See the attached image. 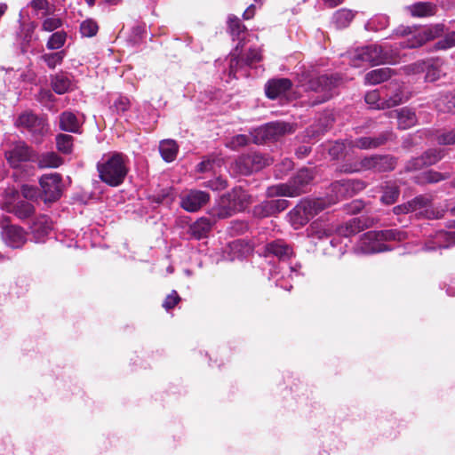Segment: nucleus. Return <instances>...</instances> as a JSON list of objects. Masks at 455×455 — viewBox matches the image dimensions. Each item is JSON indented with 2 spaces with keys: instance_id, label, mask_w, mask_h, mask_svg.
Returning <instances> with one entry per match:
<instances>
[{
  "instance_id": "obj_1",
  "label": "nucleus",
  "mask_w": 455,
  "mask_h": 455,
  "mask_svg": "<svg viewBox=\"0 0 455 455\" xmlns=\"http://www.w3.org/2000/svg\"><path fill=\"white\" fill-rule=\"evenodd\" d=\"M100 179L106 184L117 187L124 180L128 172L125 156L121 153L105 156L97 164Z\"/></svg>"
},
{
  "instance_id": "obj_2",
  "label": "nucleus",
  "mask_w": 455,
  "mask_h": 455,
  "mask_svg": "<svg viewBox=\"0 0 455 455\" xmlns=\"http://www.w3.org/2000/svg\"><path fill=\"white\" fill-rule=\"evenodd\" d=\"M405 238L406 234L403 231L397 229L370 231L361 237L356 250L363 254L381 252L390 250L384 242L403 241Z\"/></svg>"
},
{
  "instance_id": "obj_3",
  "label": "nucleus",
  "mask_w": 455,
  "mask_h": 455,
  "mask_svg": "<svg viewBox=\"0 0 455 455\" xmlns=\"http://www.w3.org/2000/svg\"><path fill=\"white\" fill-rule=\"evenodd\" d=\"M331 204V201L323 198L301 200L290 212V221L294 228H299Z\"/></svg>"
},
{
  "instance_id": "obj_4",
  "label": "nucleus",
  "mask_w": 455,
  "mask_h": 455,
  "mask_svg": "<svg viewBox=\"0 0 455 455\" xmlns=\"http://www.w3.org/2000/svg\"><path fill=\"white\" fill-rule=\"evenodd\" d=\"M398 52L388 50L387 47L372 44L356 49L350 56L352 65L359 67V61L378 65L395 61Z\"/></svg>"
},
{
  "instance_id": "obj_5",
  "label": "nucleus",
  "mask_w": 455,
  "mask_h": 455,
  "mask_svg": "<svg viewBox=\"0 0 455 455\" xmlns=\"http://www.w3.org/2000/svg\"><path fill=\"white\" fill-rule=\"evenodd\" d=\"M250 204L251 196L241 188H235L221 196L215 215L225 219L236 212L243 211Z\"/></svg>"
},
{
  "instance_id": "obj_6",
  "label": "nucleus",
  "mask_w": 455,
  "mask_h": 455,
  "mask_svg": "<svg viewBox=\"0 0 455 455\" xmlns=\"http://www.w3.org/2000/svg\"><path fill=\"white\" fill-rule=\"evenodd\" d=\"M395 164V159L393 156L374 155L366 156L354 164H345L341 166L340 170L345 172H356L368 170L384 172L394 170Z\"/></svg>"
},
{
  "instance_id": "obj_7",
  "label": "nucleus",
  "mask_w": 455,
  "mask_h": 455,
  "mask_svg": "<svg viewBox=\"0 0 455 455\" xmlns=\"http://www.w3.org/2000/svg\"><path fill=\"white\" fill-rule=\"evenodd\" d=\"M441 31L442 29L438 26L423 28L400 26L395 30V34L399 36L406 37L405 40L400 42L402 48H416L439 36Z\"/></svg>"
},
{
  "instance_id": "obj_8",
  "label": "nucleus",
  "mask_w": 455,
  "mask_h": 455,
  "mask_svg": "<svg viewBox=\"0 0 455 455\" xmlns=\"http://www.w3.org/2000/svg\"><path fill=\"white\" fill-rule=\"evenodd\" d=\"M314 176L310 170L301 169L296 176L286 184H279L267 189L270 196H280L295 197L306 192L305 188L311 182Z\"/></svg>"
},
{
  "instance_id": "obj_9",
  "label": "nucleus",
  "mask_w": 455,
  "mask_h": 455,
  "mask_svg": "<svg viewBox=\"0 0 455 455\" xmlns=\"http://www.w3.org/2000/svg\"><path fill=\"white\" fill-rule=\"evenodd\" d=\"M293 132V125L288 123L272 122L255 129L252 137L256 144H260L267 140H278L280 137Z\"/></svg>"
},
{
  "instance_id": "obj_10",
  "label": "nucleus",
  "mask_w": 455,
  "mask_h": 455,
  "mask_svg": "<svg viewBox=\"0 0 455 455\" xmlns=\"http://www.w3.org/2000/svg\"><path fill=\"white\" fill-rule=\"evenodd\" d=\"M411 212H419L420 215H423L427 219H439L443 216L442 212H435L432 208L431 199L425 196H416L406 204L394 208V212L395 214L408 213Z\"/></svg>"
},
{
  "instance_id": "obj_11",
  "label": "nucleus",
  "mask_w": 455,
  "mask_h": 455,
  "mask_svg": "<svg viewBox=\"0 0 455 455\" xmlns=\"http://www.w3.org/2000/svg\"><path fill=\"white\" fill-rule=\"evenodd\" d=\"M339 84V79L334 76H321L312 79L306 84V90L318 92L320 95L313 104H318L328 100L332 97L334 90Z\"/></svg>"
},
{
  "instance_id": "obj_12",
  "label": "nucleus",
  "mask_w": 455,
  "mask_h": 455,
  "mask_svg": "<svg viewBox=\"0 0 455 455\" xmlns=\"http://www.w3.org/2000/svg\"><path fill=\"white\" fill-rule=\"evenodd\" d=\"M16 125L30 132L36 142H39L40 138L48 131L45 120L30 112L21 114L16 121Z\"/></svg>"
},
{
  "instance_id": "obj_13",
  "label": "nucleus",
  "mask_w": 455,
  "mask_h": 455,
  "mask_svg": "<svg viewBox=\"0 0 455 455\" xmlns=\"http://www.w3.org/2000/svg\"><path fill=\"white\" fill-rule=\"evenodd\" d=\"M39 184L45 202H55L60 198L63 184L59 173L43 175L40 178Z\"/></svg>"
},
{
  "instance_id": "obj_14",
  "label": "nucleus",
  "mask_w": 455,
  "mask_h": 455,
  "mask_svg": "<svg viewBox=\"0 0 455 455\" xmlns=\"http://www.w3.org/2000/svg\"><path fill=\"white\" fill-rule=\"evenodd\" d=\"M10 165L14 169L22 168L28 162L35 160L34 151L22 141L15 143L12 148L5 153Z\"/></svg>"
},
{
  "instance_id": "obj_15",
  "label": "nucleus",
  "mask_w": 455,
  "mask_h": 455,
  "mask_svg": "<svg viewBox=\"0 0 455 455\" xmlns=\"http://www.w3.org/2000/svg\"><path fill=\"white\" fill-rule=\"evenodd\" d=\"M16 197H19L17 191H12L10 194H7L5 202L3 204V210L15 214L20 219L30 217L34 212V206L25 200L16 202Z\"/></svg>"
},
{
  "instance_id": "obj_16",
  "label": "nucleus",
  "mask_w": 455,
  "mask_h": 455,
  "mask_svg": "<svg viewBox=\"0 0 455 455\" xmlns=\"http://www.w3.org/2000/svg\"><path fill=\"white\" fill-rule=\"evenodd\" d=\"M391 132H385L375 137H360L354 140L347 142L351 148H356L359 149H373L377 148L392 139Z\"/></svg>"
},
{
  "instance_id": "obj_17",
  "label": "nucleus",
  "mask_w": 455,
  "mask_h": 455,
  "mask_svg": "<svg viewBox=\"0 0 455 455\" xmlns=\"http://www.w3.org/2000/svg\"><path fill=\"white\" fill-rule=\"evenodd\" d=\"M371 225V222L368 219L363 216L355 217L350 219L342 225L336 226L335 232L339 236L348 237L359 233L364 228H367Z\"/></svg>"
},
{
  "instance_id": "obj_18",
  "label": "nucleus",
  "mask_w": 455,
  "mask_h": 455,
  "mask_svg": "<svg viewBox=\"0 0 455 455\" xmlns=\"http://www.w3.org/2000/svg\"><path fill=\"white\" fill-rule=\"evenodd\" d=\"M4 243L13 249L22 247L27 242L25 231L17 226H10L4 228L1 232Z\"/></svg>"
},
{
  "instance_id": "obj_19",
  "label": "nucleus",
  "mask_w": 455,
  "mask_h": 455,
  "mask_svg": "<svg viewBox=\"0 0 455 455\" xmlns=\"http://www.w3.org/2000/svg\"><path fill=\"white\" fill-rule=\"evenodd\" d=\"M210 199L207 193L200 190H191L181 199V206L187 212H194L198 211Z\"/></svg>"
},
{
  "instance_id": "obj_20",
  "label": "nucleus",
  "mask_w": 455,
  "mask_h": 455,
  "mask_svg": "<svg viewBox=\"0 0 455 455\" xmlns=\"http://www.w3.org/2000/svg\"><path fill=\"white\" fill-rule=\"evenodd\" d=\"M455 245V231L436 232L432 238L426 243V250H435V248H449Z\"/></svg>"
},
{
  "instance_id": "obj_21",
  "label": "nucleus",
  "mask_w": 455,
  "mask_h": 455,
  "mask_svg": "<svg viewBox=\"0 0 455 455\" xmlns=\"http://www.w3.org/2000/svg\"><path fill=\"white\" fill-rule=\"evenodd\" d=\"M443 155L441 150L429 149L425 152L420 157L412 159L407 164L408 171H415L423 168L424 166L432 165L442 159Z\"/></svg>"
},
{
  "instance_id": "obj_22",
  "label": "nucleus",
  "mask_w": 455,
  "mask_h": 455,
  "mask_svg": "<svg viewBox=\"0 0 455 455\" xmlns=\"http://www.w3.org/2000/svg\"><path fill=\"white\" fill-rule=\"evenodd\" d=\"M289 206L286 199L278 198L264 202L262 204L255 207L254 212L259 217H266L278 213Z\"/></svg>"
},
{
  "instance_id": "obj_23",
  "label": "nucleus",
  "mask_w": 455,
  "mask_h": 455,
  "mask_svg": "<svg viewBox=\"0 0 455 455\" xmlns=\"http://www.w3.org/2000/svg\"><path fill=\"white\" fill-rule=\"evenodd\" d=\"M291 87V82L288 78H277L267 82L266 84V95L272 100L284 95Z\"/></svg>"
},
{
  "instance_id": "obj_24",
  "label": "nucleus",
  "mask_w": 455,
  "mask_h": 455,
  "mask_svg": "<svg viewBox=\"0 0 455 455\" xmlns=\"http://www.w3.org/2000/svg\"><path fill=\"white\" fill-rule=\"evenodd\" d=\"M266 252L267 255H274L281 260L288 259L293 254L291 247L283 240H275L267 243Z\"/></svg>"
},
{
  "instance_id": "obj_25",
  "label": "nucleus",
  "mask_w": 455,
  "mask_h": 455,
  "mask_svg": "<svg viewBox=\"0 0 455 455\" xmlns=\"http://www.w3.org/2000/svg\"><path fill=\"white\" fill-rule=\"evenodd\" d=\"M60 128L68 132L77 133L80 130V122L71 111H64L60 116Z\"/></svg>"
},
{
  "instance_id": "obj_26",
  "label": "nucleus",
  "mask_w": 455,
  "mask_h": 455,
  "mask_svg": "<svg viewBox=\"0 0 455 455\" xmlns=\"http://www.w3.org/2000/svg\"><path fill=\"white\" fill-rule=\"evenodd\" d=\"M393 114L395 115L398 120V127L400 129H409L417 123L415 113L409 108H403L398 111L390 112L389 116H392Z\"/></svg>"
},
{
  "instance_id": "obj_27",
  "label": "nucleus",
  "mask_w": 455,
  "mask_h": 455,
  "mask_svg": "<svg viewBox=\"0 0 455 455\" xmlns=\"http://www.w3.org/2000/svg\"><path fill=\"white\" fill-rule=\"evenodd\" d=\"M366 184L363 180H349L334 186V189L339 193H346L348 196H352L365 188Z\"/></svg>"
},
{
  "instance_id": "obj_28",
  "label": "nucleus",
  "mask_w": 455,
  "mask_h": 455,
  "mask_svg": "<svg viewBox=\"0 0 455 455\" xmlns=\"http://www.w3.org/2000/svg\"><path fill=\"white\" fill-rule=\"evenodd\" d=\"M212 227V221L207 218H201L189 227V232L196 239L207 236Z\"/></svg>"
},
{
  "instance_id": "obj_29",
  "label": "nucleus",
  "mask_w": 455,
  "mask_h": 455,
  "mask_svg": "<svg viewBox=\"0 0 455 455\" xmlns=\"http://www.w3.org/2000/svg\"><path fill=\"white\" fill-rule=\"evenodd\" d=\"M159 151L164 161L172 162L177 156L178 145L173 140H164L160 142Z\"/></svg>"
},
{
  "instance_id": "obj_30",
  "label": "nucleus",
  "mask_w": 455,
  "mask_h": 455,
  "mask_svg": "<svg viewBox=\"0 0 455 455\" xmlns=\"http://www.w3.org/2000/svg\"><path fill=\"white\" fill-rule=\"evenodd\" d=\"M308 232L310 236L323 239L324 237L330 236L332 233H334L335 227H331L326 223L313 222L310 225Z\"/></svg>"
},
{
  "instance_id": "obj_31",
  "label": "nucleus",
  "mask_w": 455,
  "mask_h": 455,
  "mask_svg": "<svg viewBox=\"0 0 455 455\" xmlns=\"http://www.w3.org/2000/svg\"><path fill=\"white\" fill-rule=\"evenodd\" d=\"M234 172L241 175H249L254 172L251 160L248 155L242 156L231 165Z\"/></svg>"
},
{
  "instance_id": "obj_32",
  "label": "nucleus",
  "mask_w": 455,
  "mask_h": 455,
  "mask_svg": "<svg viewBox=\"0 0 455 455\" xmlns=\"http://www.w3.org/2000/svg\"><path fill=\"white\" fill-rule=\"evenodd\" d=\"M387 108L399 105L404 100L403 91L398 84H394L393 88L389 87L385 92Z\"/></svg>"
},
{
  "instance_id": "obj_33",
  "label": "nucleus",
  "mask_w": 455,
  "mask_h": 455,
  "mask_svg": "<svg viewBox=\"0 0 455 455\" xmlns=\"http://www.w3.org/2000/svg\"><path fill=\"white\" fill-rule=\"evenodd\" d=\"M71 85V80L64 74H57L52 79V87L58 94L66 93L70 90Z\"/></svg>"
},
{
  "instance_id": "obj_34",
  "label": "nucleus",
  "mask_w": 455,
  "mask_h": 455,
  "mask_svg": "<svg viewBox=\"0 0 455 455\" xmlns=\"http://www.w3.org/2000/svg\"><path fill=\"white\" fill-rule=\"evenodd\" d=\"M354 19V13L347 9H340L334 12L332 23L337 28H347Z\"/></svg>"
},
{
  "instance_id": "obj_35",
  "label": "nucleus",
  "mask_w": 455,
  "mask_h": 455,
  "mask_svg": "<svg viewBox=\"0 0 455 455\" xmlns=\"http://www.w3.org/2000/svg\"><path fill=\"white\" fill-rule=\"evenodd\" d=\"M391 76V69L389 68H381L371 70L365 75V81L371 84H379L386 81Z\"/></svg>"
},
{
  "instance_id": "obj_36",
  "label": "nucleus",
  "mask_w": 455,
  "mask_h": 455,
  "mask_svg": "<svg viewBox=\"0 0 455 455\" xmlns=\"http://www.w3.org/2000/svg\"><path fill=\"white\" fill-rule=\"evenodd\" d=\"M40 168H57L62 164V159L54 152L42 154L37 158Z\"/></svg>"
},
{
  "instance_id": "obj_37",
  "label": "nucleus",
  "mask_w": 455,
  "mask_h": 455,
  "mask_svg": "<svg viewBox=\"0 0 455 455\" xmlns=\"http://www.w3.org/2000/svg\"><path fill=\"white\" fill-rule=\"evenodd\" d=\"M36 28L35 22H30L28 25H21V48L23 52H27L30 43L36 37H34V32Z\"/></svg>"
},
{
  "instance_id": "obj_38",
  "label": "nucleus",
  "mask_w": 455,
  "mask_h": 455,
  "mask_svg": "<svg viewBox=\"0 0 455 455\" xmlns=\"http://www.w3.org/2000/svg\"><path fill=\"white\" fill-rule=\"evenodd\" d=\"M435 108L443 113L455 112V99L451 94L442 95L435 100Z\"/></svg>"
},
{
  "instance_id": "obj_39",
  "label": "nucleus",
  "mask_w": 455,
  "mask_h": 455,
  "mask_svg": "<svg viewBox=\"0 0 455 455\" xmlns=\"http://www.w3.org/2000/svg\"><path fill=\"white\" fill-rule=\"evenodd\" d=\"M388 24V17L386 15H377L367 21L365 28L369 31H379L386 28Z\"/></svg>"
},
{
  "instance_id": "obj_40",
  "label": "nucleus",
  "mask_w": 455,
  "mask_h": 455,
  "mask_svg": "<svg viewBox=\"0 0 455 455\" xmlns=\"http://www.w3.org/2000/svg\"><path fill=\"white\" fill-rule=\"evenodd\" d=\"M52 228V223L46 216H42L32 226L33 232L39 237L46 235Z\"/></svg>"
},
{
  "instance_id": "obj_41",
  "label": "nucleus",
  "mask_w": 455,
  "mask_h": 455,
  "mask_svg": "<svg viewBox=\"0 0 455 455\" xmlns=\"http://www.w3.org/2000/svg\"><path fill=\"white\" fill-rule=\"evenodd\" d=\"M99 26L93 19H86L80 24V33L83 37H92L97 35Z\"/></svg>"
},
{
  "instance_id": "obj_42",
  "label": "nucleus",
  "mask_w": 455,
  "mask_h": 455,
  "mask_svg": "<svg viewBox=\"0 0 455 455\" xmlns=\"http://www.w3.org/2000/svg\"><path fill=\"white\" fill-rule=\"evenodd\" d=\"M409 10L415 17H425L434 13V8L429 3H417L410 6Z\"/></svg>"
},
{
  "instance_id": "obj_43",
  "label": "nucleus",
  "mask_w": 455,
  "mask_h": 455,
  "mask_svg": "<svg viewBox=\"0 0 455 455\" xmlns=\"http://www.w3.org/2000/svg\"><path fill=\"white\" fill-rule=\"evenodd\" d=\"M67 33L64 31L54 32L47 41L46 47L49 50H59L66 43Z\"/></svg>"
},
{
  "instance_id": "obj_44",
  "label": "nucleus",
  "mask_w": 455,
  "mask_h": 455,
  "mask_svg": "<svg viewBox=\"0 0 455 455\" xmlns=\"http://www.w3.org/2000/svg\"><path fill=\"white\" fill-rule=\"evenodd\" d=\"M365 102L372 108H387L385 99H381L380 92L371 91L366 93Z\"/></svg>"
},
{
  "instance_id": "obj_45",
  "label": "nucleus",
  "mask_w": 455,
  "mask_h": 455,
  "mask_svg": "<svg viewBox=\"0 0 455 455\" xmlns=\"http://www.w3.org/2000/svg\"><path fill=\"white\" fill-rule=\"evenodd\" d=\"M56 143L59 151L69 154L73 148V137L68 134H59L56 137Z\"/></svg>"
},
{
  "instance_id": "obj_46",
  "label": "nucleus",
  "mask_w": 455,
  "mask_h": 455,
  "mask_svg": "<svg viewBox=\"0 0 455 455\" xmlns=\"http://www.w3.org/2000/svg\"><path fill=\"white\" fill-rule=\"evenodd\" d=\"M64 58V52H57L53 53H45L41 56V59L46 63V65L53 69L56 66L60 65Z\"/></svg>"
},
{
  "instance_id": "obj_47",
  "label": "nucleus",
  "mask_w": 455,
  "mask_h": 455,
  "mask_svg": "<svg viewBox=\"0 0 455 455\" xmlns=\"http://www.w3.org/2000/svg\"><path fill=\"white\" fill-rule=\"evenodd\" d=\"M399 196V189L395 185L387 186L381 196V201L386 204H394Z\"/></svg>"
},
{
  "instance_id": "obj_48",
  "label": "nucleus",
  "mask_w": 455,
  "mask_h": 455,
  "mask_svg": "<svg viewBox=\"0 0 455 455\" xmlns=\"http://www.w3.org/2000/svg\"><path fill=\"white\" fill-rule=\"evenodd\" d=\"M220 166V160L216 158H207L203 160L197 166L200 172H216V167Z\"/></svg>"
},
{
  "instance_id": "obj_49",
  "label": "nucleus",
  "mask_w": 455,
  "mask_h": 455,
  "mask_svg": "<svg viewBox=\"0 0 455 455\" xmlns=\"http://www.w3.org/2000/svg\"><path fill=\"white\" fill-rule=\"evenodd\" d=\"M62 26V20L57 17H48L42 23V30L52 32Z\"/></svg>"
},
{
  "instance_id": "obj_50",
  "label": "nucleus",
  "mask_w": 455,
  "mask_h": 455,
  "mask_svg": "<svg viewBox=\"0 0 455 455\" xmlns=\"http://www.w3.org/2000/svg\"><path fill=\"white\" fill-rule=\"evenodd\" d=\"M228 28L232 36L239 37L244 30V26L241 23L240 20L236 17L230 16L228 18Z\"/></svg>"
},
{
  "instance_id": "obj_51",
  "label": "nucleus",
  "mask_w": 455,
  "mask_h": 455,
  "mask_svg": "<svg viewBox=\"0 0 455 455\" xmlns=\"http://www.w3.org/2000/svg\"><path fill=\"white\" fill-rule=\"evenodd\" d=\"M244 66L246 65L244 64L243 60H240L232 55L229 61V75L235 77L239 69L243 68Z\"/></svg>"
},
{
  "instance_id": "obj_52",
  "label": "nucleus",
  "mask_w": 455,
  "mask_h": 455,
  "mask_svg": "<svg viewBox=\"0 0 455 455\" xmlns=\"http://www.w3.org/2000/svg\"><path fill=\"white\" fill-rule=\"evenodd\" d=\"M261 60V53L258 49H250L249 52L246 55V58L243 60V62L246 66H252L253 64Z\"/></svg>"
},
{
  "instance_id": "obj_53",
  "label": "nucleus",
  "mask_w": 455,
  "mask_h": 455,
  "mask_svg": "<svg viewBox=\"0 0 455 455\" xmlns=\"http://www.w3.org/2000/svg\"><path fill=\"white\" fill-rule=\"evenodd\" d=\"M249 141V138L246 135L239 134L233 137L228 143V146L232 149H237L240 147L245 146Z\"/></svg>"
},
{
  "instance_id": "obj_54",
  "label": "nucleus",
  "mask_w": 455,
  "mask_h": 455,
  "mask_svg": "<svg viewBox=\"0 0 455 455\" xmlns=\"http://www.w3.org/2000/svg\"><path fill=\"white\" fill-rule=\"evenodd\" d=\"M455 45V31L448 34L443 39L436 43L438 49H447Z\"/></svg>"
},
{
  "instance_id": "obj_55",
  "label": "nucleus",
  "mask_w": 455,
  "mask_h": 455,
  "mask_svg": "<svg viewBox=\"0 0 455 455\" xmlns=\"http://www.w3.org/2000/svg\"><path fill=\"white\" fill-rule=\"evenodd\" d=\"M204 187L209 188L212 190H222L227 187V182L220 177L214 180H208L204 183Z\"/></svg>"
},
{
  "instance_id": "obj_56",
  "label": "nucleus",
  "mask_w": 455,
  "mask_h": 455,
  "mask_svg": "<svg viewBox=\"0 0 455 455\" xmlns=\"http://www.w3.org/2000/svg\"><path fill=\"white\" fill-rule=\"evenodd\" d=\"M346 149V144L344 142L337 141L329 148V154L333 158H339L343 156V152Z\"/></svg>"
},
{
  "instance_id": "obj_57",
  "label": "nucleus",
  "mask_w": 455,
  "mask_h": 455,
  "mask_svg": "<svg viewBox=\"0 0 455 455\" xmlns=\"http://www.w3.org/2000/svg\"><path fill=\"white\" fill-rule=\"evenodd\" d=\"M442 70L436 67V66H429L427 68V73H426V81L427 82H435L438 80L441 76Z\"/></svg>"
},
{
  "instance_id": "obj_58",
  "label": "nucleus",
  "mask_w": 455,
  "mask_h": 455,
  "mask_svg": "<svg viewBox=\"0 0 455 455\" xmlns=\"http://www.w3.org/2000/svg\"><path fill=\"white\" fill-rule=\"evenodd\" d=\"M248 156L252 162L254 171H259L267 164V159H265L259 154L254 153L251 155H248Z\"/></svg>"
},
{
  "instance_id": "obj_59",
  "label": "nucleus",
  "mask_w": 455,
  "mask_h": 455,
  "mask_svg": "<svg viewBox=\"0 0 455 455\" xmlns=\"http://www.w3.org/2000/svg\"><path fill=\"white\" fill-rule=\"evenodd\" d=\"M437 141L441 145L455 144V130L439 135L437 137Z\"/></svg>"
},
{
  "instance_id": "obj_60",
  "label": "nucleus",
  "mask_w": 455,
  "mask_h": 455,
  "mask_svg": "<svg viewBox=\"0 0 455 455\" xmlns=\"http://www.w3.org/2000/svg\"><path fill=\"white\" fill-rule=\"evenodd\" d=\"M180 297L175 291L166 297L163 303V307L169 310L176 306V304L180 301Z\"/></svg>"
},
{
  "instance_id": "obj_61",
  "label": "nucleus",
  "mask_w": 455,
  "mask_h": 455,
  "mask_svg": "<svg viewBox=\"0 0 455 455\" xmlns=\"http://www.w3.org/2000/svg\"><path fill=\"white\" fill-rule=\"evenodd\" d=\"M423 179L427 183H436L444 179V176L437 172L428 171L423 175Z\"/></svg>"
},
{
  "instance_id": "obj_62",
  "label": "nucleus",
  "mask_w": 455,
  "mask_h": 455,
  "mask_svg": "<svg viewBox=\"0 0 455 455\" xmlns=\"http://www.w3.org/2000/svg\"><path fill=\"white\" fill-rule=\"evenodd\" d=\"M114 107L117 112H124L130 107V100L125 97H119L115 101Z\"/></svg>"
},
{
  "instance_id": "obj_63",
  "label": "nucleus",
  "mask_w": 455,
  "mask_h": 455,
  "mask_svg": "<svg viewBox=\"0 0 455 455\" xmlns=\"http://www.w3.org/2000/svg\"><path fill=\"white\" fill-rule=\"evenodd\" d=\"M30 6L35 11H43L44 13H47L49 9V2L47 0H32Z\"/></svg>"
},
{
  "instance_id": "obj_64",
  "label": "nucleus",
  "mask_w": 455,
  "mask_h": 455,
  "mask_svg": "<svg viewBox=\"0 0 455 455\" xmlns=\"http://www.w3.org/2000/svg\"><path fill=\"white\" fill-rule=\"evenodd\" d=\"M21 193L25 198L33 199L37 196V191L34 187L24 185L21 188Z\"/></svg>"
}]
</instances>
